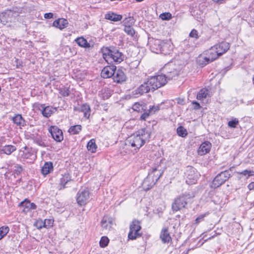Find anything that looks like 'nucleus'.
<instances>
[{
	"mask_svg": "<svg viewBox=\"0 0 254 254\" xmlns=\"http://www.w3.org/2000/svg\"><path fill=\"white\" fill-rule=\"evenodd\" d=\"M101 51L103 54V57L105 60L111 59L114 62L120 63L125 59V55L117 47L114 46L103 47Z\"/></svg>",
	"mask_w": 254,
	"mask_h": 254,
	"instance_id": "nucleus-1",
	"label": "nucleus"
},
{
	"mask_svg": "<svg viewBox=\"0 0 254 254\" xmlns=\"http://www.w3.org/2000/svg\"><path fill=\"white\" fill-rule=\"evenodd\" d=\"M193 192H185L175 199L172 204V209L174 211H178L186 208L187 204L194 197Z\"/></svg>",
	"mask_w": 254,
	"mask_h": 254,
	"instance_id": "nucleus-2",
	"label": "nucleus"
},
{
	"mask_svg": "<svg viewBox=\"0 0 254 254\" xmlns=\"http://www.w3.org/2000/svg\"><path fill=\"white\" fill-rule=\"evenodd\" d=\"M234 167H230L228 170L222 171L218 174L213 179L210 185V187L213 189H216L222 185L232 176V174L230 172H232Z\"/></svg>",
	"mask_w": 254,
	"mask_h": 254,
	"instance_id": "nucleus-3",
	"label": "nucleus"
},
{
	"mask_svg": "<svg viewBox=\"0 0 254 254\" xmlns=\"http://www.w3.org/2000/svg\"><path fill=\"white\" fill-rule=\"evenodd\" d=\"M162 71L167 81L175 79L180 74L179 68L173 62L166 64L162 69Z\"/></svg>",
	"mask_w": 254,
	"mask_h": 254,
	"instance_id": "nucleus-4",
	"label": "nucleus"
},
{
	"mask_svg": "<svg viewBox=\"0 0 254 254\" xmlns=\"http://www.w3.org/2000/svg\"><path fill=\"white\" fill-rule=\"evenodd\" d=\"M145 142V138H141L135 134L130 135L126 140V144L134 148V150L139 149Z\"/></svg>",
	"mask_w": 254,
	"mask_h": 254,
	"instance_id": "nucleus-5",
	"label": "nucleus"
},
{
	"mask_svg": "<svg viewBox=\"0 0 254 254\" xmlns=\"http://www.w3.org/2000/svg\"><path fill=\"white\" fill-rule=\"evenodd\" d=\"M149 80V84L151 85L153 91L165 85L167 82L165 76L163 74L151 76L148 78Z\"/></svg>",
	"mask_w": 254,
	"mask_h": 254,
	"instance_id": "nucleus-6",
	"label": "nucleus"
},
{
	"mask_svg": "<svg viewBox=\"0 0 254 254\" xmlns=\"http://www.w3.org/2000/svg\"><path fill=\"white\" fill-rule=\"evenodd\" d=\"M141 229L140 222L136 220H133L129 226V232L128 234V239L135 240L137 237H140L141 234L139 232Z\"/></svg>",
	"mask_w": 254,
	"mask_h": 254,
	"instance_id": "nucleus-7",
	"label": "nucleus"
},
{
	"mask_svg": "<svg viewBox=\"0 0 254 254\" xmlns=\"http://www.w3.org/2000/svg\"><path fill=\"white\" fill-rule=\"evenodd\" d=\"M185 174L186 177V182L188 184H193L196 183L197 179V174L194 168L190 166H187Z\"/></svg>",
	"mask_w": 254,
	"mask_h": 254,
	"instance_id": "nucleus-8",
	"label": "nucleus"
},
{
	"mask_svg": "<svg viewBox=\"0 0 254 254\" xmlns=\"http://www.w3.org/2000/svg\"><path fill=\"white\" fill-rule=\"evenodd\" d=\"M35 109L41 111L42 115L46 118H49L56 111L57 109L52 106H45V104L35 103L34 105Z\"/></svg>",
	"mask_w": 254,
	"mask_h": 254,
	"instance_id": "nucleus-9",
	"label": "nucleus"
},
{
	"mask_svg": "<svg viewBox=\"0 0 254 254\" xmlns=\"http://www.w3.org/2000/svg\"><path fill=\"white\" fill-rule=\"evenodd\" d=\"M89 190L86 189H81L77 193V202L80 206L84 205L89 201Z\"/></svg>",
	"mask_w": 254,
	"mask_h": 254,
	"instance_id": "nucleus-10",
	"label": "nucleus"
},
{
	"mask_svg": "<svg viewBox=\"0 0 254 254\" xmlns=\"http://www.w3.org/2000/svg\"><path fill=\"white\" fill-rule=\"evenodd\" d=\"M49 131L51 133L53 139L57 142H61L64 139L63 133L57 126H51Z\"/></svg>",
	"mask_w": 254,
	"mask_h": 254,
	"instance_id": "nucleus-11",
	"label": "nucleus"
},
{
	"mask_svg": "<svg viewBox=\"0 0 254 254\" xmlns=\"http://www.w3.org/2000/svg\"><path fill=\"white\" fill-rule=\"evenodd\" d=\"M127 78V76L123 69H117L116 67L113 76L114 81L117 83H122L126 81Z\"/></svg>",
	"mask_w": 254,
	"mask_h": 254,
	"instance_id": "nucleus-12",
	"label": "nucleus"
},
{
	"mask_svg": "<svg viewBox=\"0 0 254 254\" xmlns=\"http://www.w3.org/2000/svg\"><path fill=\"white\" fill-rule=\"evenodd\" d=\"M14 14L15 13L11 10H6L1 12L0 14V22L3 25H5L8 22H11Z\"/></svg>",
	"mask_w": 254,
	"mask_h": 254,
	"instance_id": "nucleus-13",
	"label": "nucleus"
},
{
	"mask_svg": "<svg viewBox=\"0 0 254 254\" xmlns=\"http://www.w3.org/2000/svg\"><path fill=\"white\" fill-rule=\"evenodd\" d=\"M116 66L114 65L106 66L102 70L101 75L104 78H108L113 76Z\"/></svg>",
	"mask_w": 254,
	"mask_h": 254,
	"instance_id": "nucleus-14",
	"label": "nucleus"
},
{
	"mask_svg": "<svg viewBox=\"0 0 254 254\" xmlns=\"http://www.w3.org/2000/svg\"><path fill=\"white\" fill-rule=\"evenodd\" d=\"M149 80L147 79L146 81H145L143 84L140 85L136 90V93H138L140 95H142L144 93H148L149 92H153V89L151 88L152 86L149 84Z\"/></svg>",
	"mask_w": 254,
	"mask_h": 254,
	"instance_id": "nucleus-15",
	"label": "nucleus"
},
{
	"mask_svg": "<svg viewBox=\"0 0 254 254\" xmlns=\"http://www.w3.org/2000/svg\"><path fill=\"white\" fill-rule=\"evenodd\" d=\"M204 55H206L211 62L216 60L220 56L218 54L217 48L214 46L211 47L209 49L204 52Z\"/></svg>",
	"mask_w": 254,
	"mask_h": 254,
	"instance_id": "nucleus-16",
	"label": "nucleus"
},
{
	"mask_svg": "<svg viewBox=\"0 0 254 254\" xmlns=\"http://www.w3.org/2000/svg\"><path fill=\"white\" fill-rule=\"evenodd\" d=\"M211 143L209 141H204L202 142L198 149L197 152L199 155L202 156L209 152L211 148Z\"/></svg>",
	"mask_w": 254,
	"mask_h": 254,
	"instance_id": "nucleus-17",
	"label": "nucleus"
},
{
	"mask_svg": "<svg viewBox=\"0 0 254 254\" xmlns=\"http://www.w3.org/2000/svg\"><path fill=\"white\" fill-rule=\"evenodd\" d=\"M72 181V180L71 179V177L69 173H65L64 174L62 175V177L60 180L59 189L61 190L66 188L67 187L66 185Z\"/></svg>",
	"mask_w": 254,
	"mask_h": 254,
	"instance_id": "nucleus-18",
	"label": "nucleus"
},
{
	"mask_svg": "<svg viewBox=\"0 0 254 254\" xmlns=\"http://www.w3.org/2000/svg\"><path fill=\"white\" fill-rule=\"evenodd\" d=\"M157 181H155L154 178H152L148 175L144 180L142 186L143 189L145 191H147L151 189L157 183Z\"/></svg>",
	"mask_w": 254,
	"mask_h": 254,
	"instance_id": "nucleus-19",
	"label": "nucleus"
},
{
	"mask_svg": "<svg viewBox=\"0 0 254 254\" xmlns=\"http://www.w3.org/2000/svg\"><path fill=\"white\" fill-rule=\"evenodd\" d=\"M217 48L218 54L221 56L225 53L230 48L229 44L226 42H223L214 46Z\"/></svg>",
	"mask_w": 254,
	"mask_h": 254,
	"instance_id": "nucleus-20",
	"label": "nucleus"
},
{
	"mask_svg": "<svg viewBox=\"0 0 254 254\" xmlns=\"http://www.w3.org/2000/svg\"><path fill=\"white\" fill-rule=\"evenodd\" d=\"M160 238L164 244L172 242V238L168 228L165 227L162 230L160 235Z\"/></svg>",
	"mask_w": 254,
	"mask_h": 254,
	"instance_id": "nucleus-21",
	"label": "nucleus"
},
{
	"mask_svg": "<svg viewBox=\"0 0 254 254\" xmlns=\"http://www.w3.org/2000/svg\"><path fill=\"white\" fill-rule=\"evenodd\" d=\"M68 25V21L64 18H59L54 21L53 23V26L63 30L67 27Z\"/></svg>",
	"mask_w": 254,
	"mask_h": 254,
	"instance_id": "nucleus-22",
	"label": "nucleus"
},
{
	"mask_svg": "<svg viewBox=\"0 0 254 254\" xmlns=\"http://www.w3.org/2000/svg\"><path fill=\"white\" fill-rule=\"evenodd\" d=\"M158 168L159 167L153 168L148 174L150 177L154 178L155 181H158L163 174V171L159 169Z\"/></svg>",
	"mask_w": 254,
	"mask_h": 254,
	"instance_id": "nucleus-23",
	"label": "nucleus"
},
{
	"mask_svg": "<svg viewBox=\"0 0 254 254\" xmlns=\"http://www.w3.org/2000/svg\"><path fill=\"white\" fill-rule=\"evenodd\" d=\"M53 222L54 220L51 219H45L44 222L42 220H38L36 223V226L38 229L50 227L53 226Z\"/></svg>",
	"mask_w": 254,
	"mask_h": 254,
	"instance_id": "nucleus-24",
	"label": "nucleus"
},
{
	"mask_svg": "<svg viewBox=\"0 0 254 254\" xmlns=\"http://www.w3.org/2000/svg\"><path fill=\"white\" fill-rule=\"evenodd\" d=\"M11 120L16 126L24 127L26 125V122L21 114H15V116L11 118Z\"/></svg>",
	"mask_w": 254,
	"mask_h": 254,
	"instance_id": "nucleus-25",
	"label": "nucleus"
},
{
	"mask_svg": "<svg viewBox=\"0 0 254 254\" xmlns=\"http://www.w3.org/2000/svg\"><path fill=\"white\" fill-rule=\"evenodd\" d=\"M162 41L159 39L152 40V43H151L150 48L151 51L155 53H160L161 49V44Z\"/></svg>",
	"mask_w": 254,
	"mask_h": 254,
	"instance_id": "nucleus-26",
	"label": "nucleus"
},
{
	"mask_svg": "<svg viewBox=\"0 0 254 254\" xmlns=\"http://www.w3.org/2000/svg\"><path fill=\"white\" fill-rule=\"evenodd\" d=\"M16 150V146L12 145H5L0 148V153L5 154L6 155H10L12 152Z\"/></svg>",
	"mask_w": 254,
	"mask_h": 254,
	"instance_id": "nucleus-27",
	"label": "nucleus"
},
{
	"mask_svg": "<svg viewBox=\"0 0 254 254\" xmlns=\"http://www.w3.org/2000/svg\"><path fill=\"white\" fill-rule=\"evenodd\" d=\"M136 135L140 136L141 138H145V141L146 140L149 141L151 136V132L146 128H143L138 130Z\"/></svg>",
	"mask_w": 254,
	"mask_h": 254,
	"instance_id": "nucleus-28",
	"label": "nucleus"
},
{
	"mask_svg": "<svg viewBox=\"0 0 254 254\" xmlns=\"http://www.w3.org/2000/svg\"><path fill=\"white\" fill-rule=\"evenodd\" d=\"M105 17L106 19L114 22L121 21L123 18L122 15L117 14L114 12H108L105 14Z\"/></svg>",
	"mask_w": 254,
	"mask_h": 254,
	"instance_id": "nucleus-29",
	"label": "nucleus"
},
{
	"mask_svg": "<svg viewBox=\"0 0 254 254\" xmlns=\"http://www.w3.org/2000/svg\"><path fill=\"white\" fill-rule=\"evenodd\" d=\"M53 170V165L51 162H45L41 169V173L44 176L50 173Z\"/></svg>",
	"mask_w": 254,
	"mask_h": 254,
	"instance_id": "nucleus-30",
	"label": "nucleus"
},
{
	"mask_svg": "<svg viewBox=\"0 0 254 254\" xmlns=\"http://www.w3.org/2000/svg\"><path fill=\"white\" fill-rule=\"evenodd\" d=\"M161 49H160V53L164 55L170 54L171 45L169 42L162 41L161 44Z\"/></svg>",
	"mask_w": 254,
	"mask_h": 254,
	"instance_id": "nucleus-31",
	"label": "nucleus"
},
{
	"mask_svg": "<svg viewBox=\"0 0 254 254\" xmlns=\"http://www.w3.org/2000/svg\"><path fill=\"white\" fill-rule=\"evenodd\" d=\"M75 41L81 47L88 48L91 47L90 44L82 37L76 38Z\"/></svg>",
	"mask_w": 254,
	"mask_h": 254,
	"instance_id": "nucleus-32",
	"label": "nucleus"
},
{
	"mask_svg": "<svg viewBox=\"0 0 254 254\" xmlns=\"http://www.w3.org/2000/svg\"><path fill=\"white\" fill-rule=\"evenodd\" d=\"M211 61L209 60V58L206 55H202L198 57V59L197 60V63L201 67H203L211 63Z\"/></svg>",
	"mask_w": 254,
	"mask_h": 254,
	"instance_id": "nucleus-33",
	"label": "nucleus"
},
{
	"mask_svg": "<svg viewBox=\"0 0 254 254\" xmlns=\"http://www.w3.org/2000/svg\"><path fill=\"white\" fill-rule=\"evenodd\" d=\"M124 31L128 35L130 36L133 39H135L136 38L137 35H135V31L133 28L132 27V26H124Z\"/></svg>",
	"mask_w": 254,
	"mask_h": 254,
	"instance_id": "nucleus-34",
	"label": "nucleus"
},
{
	"mask_svg": "<svg viewBox=\"0 0 254 254\" xmlns=\"http://www.w3.org/2000/svg\"><path fill=\"white\" fill-rule=\"evenodd\" d=\"M82 126L81 125H74L71 126L68 129V132L71 134H77L82 130Z\"/></svg>",
	"mask_w": 254,
	"mask_h": 254,
	"instance_id": "nucleus-35",
	"label": "nucleus"
},
{
	"mask_svg": "<svg viewBox=\"0 0 254 254\" xmlns=\"http://www.w3.org/2000/svg\"><path fill=\"white\" fill-rule=\"evenodd\" d=\"M87 148L88 151L92 153H94L96 151L97 145L95 143V140L94 139L90 140L87 144Z\"/></svg>",
	"mask_w": 254,
	"mask_h": 254,
	"instance_id": "nucleus-36",
	"label": "nucleus"
},
{
	"mask_svg": "<svg viewBox=\"0 0 254 254\" xmlns=\"http://www.w3.org/2000/svg\"><path fill=\"white\" fill-rule=\"evenodd\" d=\"M81 111L84 113V117L88 119L90 116V107L87 104H84L81 107Z\"/></svg>",
	"mask_w": 254,
	"mask_h": 254,
	"instance_id": "nucleus-37",
	"label": "nucleus"
},
{
	"mask_svg": "<svg viewBox=\"0 0 254 254\" xmlns=\"http://www.w3.org/2000/svg\"><path fill=\"white\" fill-rule=\"evenodd\" d=\"M135 19L132 16H129L125 18L123 21V23L124 26H132L134 24Z\"/></svg>",
	"mask_w": 254,
	"mask_h": 254,
	"instance_id": "nucleus-38",
	"label": "nucleus"
},
{
	"mask_svg": "<svg viewBox=\"0 0 254 254\" xmlns=\"http://www.w3.org/2000/svg\"><path fill=\"white\" fill-rule=\"evenodd\" d=\"M177 133L179 136L185 137L188 135L187 129L183 126H179L177 128Z\"/></svg>",
	"mask_w": 254,
	"mask_h": 254,
	"instance_id": "nucleus-39",
	"label": "nucleus"
},
{
	"mask_svg": "<svg viewBox=\"0 0 254 254\" xmlns=\"http://www.w3.org/2000/svg\"><path fill=\"white\" fill-rule=\"evenodd\" d=\"M59 93L63 97H67L69 95L70 91L69 88L63 86L59 89Z\"/></svg>",
	"mask_w": 254,
	"mask_h": 254,
	"instance_id": "nucleus-40",
	"label": "nucleus"
},
{
	"mask_svg": "<svg viewBox=\"0 0 254 254\" xmlns=\"http://www.w3.org/2000/svg\"><path fill=\"white\" fill-rule=\"evenodd\" d=\"M9 231L7 226H3L0 227V240L4 238Z\"/></svg>",
	"mask_w": 254,
	"mask_h": 254,
	"instance_id": "nucleus-41",
	"label": "nucleus"
},
{
	"mask_svg": "<svg viewBox=\"0 0 254 254\" xmlns=\"http://www.w3.org/2000/svg\"><path fill=\"white\" fill-rule=\"evenodd\" d=\"M111 224V221L109 218L107 217H104L101 222V225L102 228L104 229H107L108 228L109 224Z\"/></svg>",
	"mask_w": 254,
	"mask_h": 254,
	"instance_id": "nucleus-42",
	"label": "nucleus"
},
{
	"mask_svg": "<svg viewBox=\"0 0 254 254\" xmlns=\"http://www.w3.org/2000/svg\"><path fill=\"white\" fill-rule=\"evenodd\" d=\"M208 94V91L207 90L201 89L197 93L196 98L198 100H201L205 98Z\"/></svg>",
	"mask_w": 254,
	"mask_h": 254,
	"instance_id": "nucleus-43",
	"label": "nucleus"
},
{
	"mask_svg": "<svg viewBox=\"0 0 254 254\" xmlns=\"http://www.w3.org/2000/svg\"><path fill=\"white\" fill-rule=\"evenodd\" d=\"M23 168L19 164H16L14 166L13 173L14 174V177H16V176L19 175L23 171Z\"/></svg>",
	"mask_w": 254,
	"mask_h": 254,
	"instance_id": "nucleus-44",
	"label": "nucleus"
},
{
	"mask_svg": "<svg viewBox=\"0 0 254 254\" xmlns=\"http://www.w3.org/2000/svg\"><path fill=\"white\" fill-rule=\"evenodd\" d=\"M209 213L208 212H205L204 214L199 215L195 220L194 224L197 225L201 222L204 220V218L208 215Z\"/></svg>",
	"mask_w": 254,
	"mask_h": 254,
	"instance_id": "nucleus-45",
	"label": "nucleus"
},
{
	"mask_svg": "<svg viewBox=\"0 0 254 254\" xmlns=\"http://www.w3.org/2000/svg\"><path fill=\"white\" fill-rule=\"evenodd\" d=\"M109 242V240L107 237L103 236L101 237L99 242L100 246L101 248H105L108 246Z\"/></svg>",
	"mask_w": 254,
	"mask_h": 254,
	"instance_id": "nucleus-46",
	"label": "nucleus"
},
{
	"mask_svg": "<svg viewBox=\"0 0 254 254\" xmlns=\"http://www.w3.org/2000/svg\"><path fill=\"white\" fill-rule=\"evenodd\" d=\"M239 120L237 118H233L228 122V126L230 128H236L239 125Z\"/></svg>",
	"mask_w": 254,
	"mask_h": 254,
	"instance_id": "nucleus-47",
	"label": "nucleus"
},
{
	"mask_svg": "<svg viewBox=\"0 0 254 254\" xmlns=\"http://www.w3.org/2000/svg\"><path fill=\"white\" fill-rule=\"evenodd\" d=\"M24 149L25 151H23V154L22 155L23 158L28 159L33 155V153L32 152L29 151L27 147L25 146Z\"/></svg>",
	"mask_w": 254,
	"mask_h": 254,
	"instance_id": "nucleus-48",
	"label": "nucleus"
},
{
	"mask_svg": "<svg viewBox=\"0 0 254 254\" xmlns=\"http://www.w3.org/2000/svg\"><path fill=\"white\" fill-rule=\"evenodd\" d=\"M144 107V105H141L138 103H136L133 105L132 108L134 111L140 112L141 110H145Z\"/></svg>",
	"mask_w": 254,
	"mask_h": 254,
	"instance_id": "nucleus-49",
	"label": "nucleus"
},
{
	"mask_svg": "<svg viewBox=\"0 0 254 254\" xmlns=\"http://www.w3.org/2000/svg\"><path fill=\"white\" fill-rule=\"evenodd\" d=\"M144 112L140 117V120L141 121H145L150 115H152L151 113H150V112L148 110H143Z\"/></svg>",
	"mask_w": 254,
	"mask_h": 254,
	"instance_id": "nucleus-50",
	"label": "nucleus"
},
{
	"mask_svg": "<svg viewBox=\"0 0 254 254\" xmlns=\"http://www.w3.org/2000/svg\"><path fill=\"white\" fill-rule=\"evenodd\" d=\"M160 110V105H158L157 106H149V108L148 110L150 112V113H151L152 115L155 114L156 112Z\"/></svg>",
	"mask_w": 254,
	"mask_h": 254,
	"instance_id": "nucleus-51",
	"label": "nucleus"
},
{
	"mask_svg": "<svg viewBox=\"0 0 254 254\" xmlns=\"http://www.w3.org/2000/svg\"><path fill=\"white\" fill-rule=\"evenodd\" d=\"M162 20H168L172 18V15L169 12L163 13L160 16Z\"/></svg>",
	"mask_w": 254,
	"mask_h": 254,
	"instance_id": "nucleus-52",
	"label": "nucleus"
},
{
	"mask_svg": "<svg viewBox=\"0 0 254 254\" xmlns=\"http://www.w3.org/2000/svg\"><path fill=\"white\" fill-rule=\"evenodd\" d=\"M198 34V33L197 31L193 29L190 33L189 36L191 38H195V39L197 40L199 38Z\"/></svg>",
	"mask_w": 254,
	"mask_h": 254,
	"instance_id": "nucleus-53",
	"label": "nucleus"
},
{
	"mask_svg": "<svg viewBox=\"0 0 254 254\" xmlns=\"http://www.w3.org/2000/svg\"><path fill=\"white\" fill-rule=\"evenodd\" d=\"M254 171H250L248 170H245L241 172L238 173L239 174L241 175H243L244 176L248 175V176H252L254 174Z\"/></svg>",
	"mask_w": 254,
	"mask_h": 254,
	"instance_id": "nucleus-54",
	"label": "nucleus"
},
{
	"mask_svg": "<svg viewBox=\"0 0 254 254\" xmlns=\"http://www.w3.org/2000/svg\"><path fill=\"white\" fill-rule=\"evenodd\" d=\"M27 204H28V205H29V206L28 205H27L28 207V209H31V210H34V209H36L37 208V206L36 205L33 203V202H27Z\"/></svg>",
	"mask_w": 254,
	"mask_h": 254,
	"instance_id": "nucleus-55",
	"label": "nucleus"
},
{
	"mask_svg": "<svg viewBox=\"0 0 254 254\" xmlns=\"http://www.w3.org/2000/svg\"><path fill=\"white\" fill-rule=\"evenodd\" d=\"M34 141L38 144L39 146L45 147V145L44 142L39 138H35Z\"/></svg>",
	"mask_w": 254,
	"mask_h": 254,
	"instance_id": "nucleus-56",
	"label": "nucleus"
},
{
	"mask_svg": "<svg viewBox=\"0 0 254 254\" xmlns=\"http://www.w3.org/2000/svg\"><path fill=\"white\" fill-rule=\"evenodd\" d=\"M192 104L193 105V109L194 110H198L201 108L199 103L196 101H193Z\"/></svg>",
	"mask_w": 254,
	"mask_h": 254,
	"instance_id": "nucleus-57",
	"label": "nucleus"
},
{
	"mask_svg": "<svg viewBox=\"0 0 254 254\" xmlns=\"http://www.w3.org/2000/svg\"><path fill=\"white\" fill-rule=\"evenodd\" d=\"M30 201L29 200H27V199H25L24 201H22V202H21L19 204V206H24L25 207V208H28V206L27 205H28L29 206V205H28V204H27V202H29Z\"/></svg>",
	"mask_w": 254,
	"mask_h": 254,
	"instance_id": "nucleus-58",
	"label": "nucleus"
},
{
	"mask_svg": "<svg viewBox=\"0 0 254 254\" xmlns=\"http://www.w3.org/2000/svg\"><path fill=\"white\" fill-rule=\"evenodd\" d=\"M53 13L51 12L46 13L44 14V17L46 19H50L53 17Z\"/></svg>",
	"mask_w": 254,
	"mask_h": 254,
	"instance_id": "nucleus-59",
	"label": "nucleus"
},
{
	"mask_svg": "<svg viewBox=\"0 0 254 254\" xmlns=\"http://www.w3.org/2000/svg\"><path fill=\"white\" fill-rule=\"evenodd\" d=\"M6 142V138L4 136H0V147L2 148V145Z\"/></svg>",
	"mask_w": 254,
	"mask_h": 254,
	"instance_id": "nucleus-60",
	"label": "nucleus"
},
{
	"mask_svg": "<svg viewBox=\"0 0 254 254\" xmlns=\"http://www.w3.org/2000/svg\"><path fill=\"white\" fill-rule=\"evenodd\" d=\"M248 188L250 190H254V182H252L250 184H249L248 186Z\"/></svg>",
	"mask_w": 254,
	"mask_h": 254,
	"instance_id": "nucleus-61",
	"label": "nucleus"
},
{
	"mask_svg": "<svg viewBox=\"0 0 254 254\" xmlns=\"http://www.w3.org/2000/svg\"><path fill=\"white\" fill-rule=\"evenodd\" d=\"M27 139H32L34 140H35V136L34 134H30V135H27Z\"/></svg>",
	"mask_w": 254,
	"mask_h": 254,
	"instance_id": "nucleus-62",
	"label": "nucleus"
},
{
	"mask_svg": "<svg viewBox=\"0 0 254 254\" xmlns=\"http://www.w3.org/2000/svg\"><path fill=\"white\" fill-rule=\"evenodd\" d=\"M177 102L178 104H181V105H183L184 104V102H185V100L184 99H181V98H178L177 99Z\"/></svg>",
	"mask_w": 254,
	"mask_h": 254,
	"instance_id": "nucleus-63",
	"label": "nucleus"
},
{
	"mask_svg": "<svg viewBox=\"0 0 254 254\" xmlns=\"http://www.w3.org/2000/svg\"><path fill=\"white\" fill-rule=\"evenodd\" d=\"M215 3H222L225 2L226 0H212Z\"/></svg>",
	"mask_w": 254,
	"mask_h": 254,
	"instance_id": "nucleus-64",
	"label": "nucleus"
}]
</instances>
